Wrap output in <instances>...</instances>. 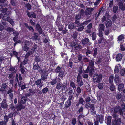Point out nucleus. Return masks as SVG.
<instances>
[{
    "mask_svg": "<svg viewBox=\"0 0 125 125\" xmlns=\"http://www.w3.org/2000/svg\"><path fill=\"white\" fill-rule=\"evenodd\" d=\"M125 104L123 103L121 104V107L117 106L115 108L114 110L111 111V114L114 117L116 118L119 113L120 115H123V114H125Z\"/></svg>",
    "mask_w": 125,
    "mask_h": 125,
    "instance_id": "1",
    "label": "nucleus"
},
{
    "mask_svg": "<svg viewBox=\"0 0 125 125\" xmlns=\"http://www.w3.org/2000/svg\"><path fill=\"white\" fill-rule=\"evenodd\" d=\"M102 75L101 74H98L96 73L94 75L93 78V80L95 82L99 83L100 81L102 78Z\"/></svg>",
    "mask_w": 125,
    "mask_h": 125,
    "instance_id": "2",
    "label": "nucleus"
},
{
    "mask_svg": "<svg viewBox=\"0 0 125 125\" xmlns=\"http://www.w3.org/2000/svg\"><path fill=\"white\" fill-rule=\"evenodd\" d=\"M118 116V115H117V117L116 118L114 117L113 116V118L115 119L114 120L112 121V124L113 125H120L121 123V118H119L117 119Z\"/></svg>",
    "mask_w": 125,
    "mask_h": 125,
    "instance_id": "3",
    "label": "nucleus"
},
{
    "mask_svg": "<svg viewBox=\"0 0 125 125\" xmlns=\"http://www.w3.org/2000/svg\"><path fill=\"white\" fill-rule=\"evenodd\" d=\"M81 42L82 44L83 45L86 44L90 45L91 43H90L89 40L87 38L82 39L81 40Z\"/></svg>",
    "mask_w": 125,
    "mask_h": 125,
    "instance_id": "4",
    "label": "nucleus"
},
{
    "mask_svg": "<svg viewBox=\"0 0 125 125\" xmlns=\"http://www.w3.org/2000/svg\"><path fill=\"white\" fill-rule=\"evenodd\" d=\"M94 10L93 8L87 7L85 11V14L86 16H88L92 13V12Z\"/></svg>",
    "mask_w": 125,
    "mask_h": 125,
    "instance_id": "5",
    "label": "nucleus"
},
{
    "mask_svg": "<svg viewBox=\"0 0 125 125\" xmlns=\"http://www.w3.org/2000/svg\"><path fill=\"white\" fill-rule=\"evenodd\" d=\"M104 116L102 115H98L96 116V120L99 121L101 124H102L104 121Z\"/></svg>",
    "mask_w": 125,
    "mask_h": 125,
    "instance_id": "6",
    "label": "nucleus"
},
{
    "mask_svg": "<svg viewBox=\"0 0 125 125\" xmlns=\"http://www.w3.org/2000/svg\"><path fill=\"white\" fill-rule=\"evenodd\" d=\"M91 20H88L83 22L82 23H79L77 25V27H79L82 26H84V27L85 26L91 22Z\"/></svg>",
    "mask_w": 125,
    "mask_h": 125,
    "instance_id": "7",
    "label": "nucleus"
},
{
    "mask_svg": "<svg viewBox=\"0 0 125 125\" xmlns=\"http://www.w3.org/2000/svg\"><path fill=\"white\" fill-rule=\"evenodd\" d=\"M114 81L116 83V84L117 85H118L119 83L121 82V80L119 78L118 75H115V77Z\"/></svg>",
    "mask_w": 125,
    "mask_h": 125,
    "instance_id": "8",
    "label": "nucleus"
},
{
    "mask_svg": "<svg viewBox=\"0 0 125 125\" xmlns=\"http://www.w3.org/2000/svg\"><path fill=\"white\" fill-rule=\"evenodd\" d=\"M105 27L103 24H100L98 25V30L101 31H104L105 29Z\"/></svg>",
    "mask_w": 125,
    "mask_h": 125,
    "instance_id": "9",
    "label": "nucleus"
},
{
    "mask_svg": "<svg viewBox=\"0 0 125 125\" xmlns=\"http://www.w3.org/2000/svg\"><path fill=\"white\" fill-rule=\"evenodd\" d=\"M36 29L37 30L40 34H42L43 31L41 28L40 25L39 24H37L36 26Z\"/></svg>",
    "mask_w": 125,
    "mask_h": 125,
    "instance_id": "10",
    "label": "nucleus"
},
{
    "mask_svg": "<svg viewBox=\"0 0 125 125\" xmlns=\"http://www.w3.org/2000/svg\"><path fill=\"white\" fill-rule=\"evenodd\" d=\"M10 12L8 11L7 13H6L3 15L2 19L3 20H6L9 17L10 14Z\"/></svg>",
    "mask_w": 125,
    "mask_h": 125,
    "instance_id": "11",
    "label": "nucleus"
},
{
    "mask_svg": "<svg viewBox=\"0 0 125 125\" xmlns=\"http://www.w3.org/2000/svg\"><path fill=\"white\" fill-rule=\"evenodd\" d=\"M78 41V40L77 39V40L72 41L70 43V46L72 47V48H73V47H74L76 45Z\"/></svg>",
    "mask_w": 125,
    "mask_h": 125,
    "instance_id": "12",
    "label": "nucleus"
},
{
    "mask_svg": "<svg viewBox=\"0 0 125 125\" xmlns=\"http://www.w3.org/2000/svg\"><path fill=\"white\" fill-rule=\"evenodd\" d=\"M16 108L17 111H20L21 109H24L25 108V106L21 104H20L17 106H16Z\"/></svg>",
    "mask_w": 125,
    "mask_h": 125,
    "instance_id": "13",
    "label": "nucleus"
},
{
    "mask_svg": "<svg viewBox=\"0 0 125 125\" xmlns=\"http://www.w3.org/2000/svg\"><path fill=\"white\" fill-rule=\"evenodd\" d=\"M24 25L28 29L29 31H31L32 32H34V30L33 28L31 26H29L28 24L27 23H25Z\"/></svg>",
    "mask_w": 125,
    "mask_h": 125,
    "instance_id": "14",
    "label": "nucleus"
},
{
    "mask_svg": "<svg viewBox=\"0 0 125 125\" xmlns=\"http://www.w3.org/2000/svg\"><path fill=\"white\" fill-rule=\"evenodd\" d=\"M27 95H26L25 96H22L21 100V103L22 104H24L27 101Z\"/></svg>",
    "mask_w": 125,
    "mask_h": 125,
    "instance_id": "15",
    "label": "nucleus"
},
{
    "mask_svg": "<svg viewBox=\"0 0 125 125\" xmlns=\"http://www.w3.org/2000/svg\"><path fill=\"white\" fill-rule=\"evenodd\" d=\"M73 90L72 89L71 87H69L66 91V92H67L68 94L69 95H71L73 94Z\"/></svg>",
    "mask_w": 125,
    "mask_h": 125,
    "instance_id": "16",
    "label": "nucleus"
},
{
    "mask_svg": "<svg viewBox=\"0 0 125 125\" xmlns=\"http://www.w3.org/2000/svg\"><path fill=\"white\" fill-rule=\"evenodd\" d=\"M112 24V21L110 20H108L105 23V25L106 28L110 27Z\"/></svg>",
    "mask_w": 125,
    "mask_h": 125,
    "instance_id": "17",
    "label": "nucleus"
},
{
    "mask_svg": "<svg viewBox=\"0 0 125 125\" xmlns=\"http://www.w3.org/2000/svg\"><path fill=\"white\" fill-rule=\"evenodd\" d=\"M124 85L122 83H120L118 85V89L120 91H121L123 90L124 87Z\"/></svg>",
    "mask_w": 125,
    "mask_h": 125,
    "instance_id": "18",
    "label": "nucleus"
},
{
    "mask_svg": "<svg viewBox=\"0 0 125 125\" xmlns=\"http://www.w3.org/2000/svg\"><path fill=\"white\" fill-rule=\"evenodd\" d=\"M76 26L73 23H71L69 24L68 28L71 30L73 29Z\"/></svg>",
    "mask_w": 125,
    "mask_h": 125,
    "instance_id": "19",
    "label": "nucleus"
},
{
    "mask_svg": "<svg viewBox=\"0 0 125 125\" xmlns=\"http://www.w3.org/2000/svg\"><path fill=\"white\" fill-rule=\"evenodd\" d=\"M6 21L10 23L12 26L14 25V23L13 20L9 17L6 19Z\"/></svg>",
    "mask_w": 125,
    "mask_h": 125,
    "instance_id": "20",
    "label": "nucleus"
},
{
    "mask_svg": "<svg viewBox=\"0 0 125 125\" xmlns=\"http://www.w3.org/2000/svg\"><path fill=\"white\" fill-rule=\"evenodd\" d=\"M94 104H92L91 107H90L91 110V112L93 113V114L96 113V112L95 111V108L94 107Z\"/></svg>",
    "mask_w": 125,
    "mask_h": 125,
    "instance_id": "21",
    "label": "nucleus"
},
{
    "mask_svg": "<svg viewBox=\"0 0 125 125\" xmlns=\"http://www.w3.org/2000/svg\"><path fill=\"white\" fill-rule=\"evenodd\" d=\"M109 15L106 14L104 16H103L102 19L101 21L102 23L104 22L106 20L108 19Z\"/></svg>",
    "mask_w": 125,
    "mask_h": 125,
    "instance_id": "22",
    "label": "nucleus"
},
{
    "mask_svg": "<svg viewBox=\"0 0 125 125\" xmlns=\"http://www.w3.org/2000/svg\"><path fill=\"white\" fill-rule=\"evenodd\" d=\"M7 86L5 83L2 84L1 88H0V91H4L5 90V89L6 88Z\"/></svg>",
    "mask_w": 125,
    "mask_h": 125,
    "instance_id": "23",
    "label": "nucleus"
},
{
    "mask_svg": "<svg viewBox=\"0 0 125 125\" xmlns=\"http://www.w3.org/2000/svg\"><path fill=\"white\" fill-rule=\"evenodd\" d=\"M1 107L3 108H6L7 107V105L4 101H3L1 103Z\"/></svg>",
    "mask_w": 125,
    "mask_h": 125,
    "instance_id": "24",
    "label": "nucleus"
},
{
    "mask_svg": "<svg viewBox=\"0 0 125 125\" xmlns=\"http://www.w3.org/2000/svg\"><path fill=\"white\" fill-rule=\"evenodd\" d=\"M122 57V55L121 54H118L116 56V60L117 61H120L121 60Z\"/></svg>",
    "mask_w": 125,
    "mask_h": 125,
    "instance_id": "25",
    "label": "nucleus"
},
{
    "mask_svg": "<svg viewBox=\"0 0 125 125\" xmlns=\"http://www.w3.org/2000/svg\"><path fill=\"white\" fill-rule=\"evenodd\" d=\"M71 104V101L67 100L65 103V107L68 108L70 106Z\"/></svg>",
    "mask_w": 125,
    "mask_h": 125,
    "instance_id": "26",
    "label": "nucleus"
},
{
    "mask_svg": "<svg viewBox=\"0 0 125 125\" xmlns=\"http://www.w3.org/2000/svg\"><path fill=\"white\" fill-rule=\"evenodd\" d=\"M76 91L77 92L76 94V96L77 97L80 94V93L81 92V90L80 87H78L77 88Z\"/></svg>",
    "mask_w": 125,
    "mask_h": 125,
    "instance_id": "27",
    "label": "nucleus"
},
{
    "mask_svg": "<svg viewBox=\"0 0 125 125\" xmlns=\"http://www.w3.org/2000/svg\"><path fill=\"white\" fill-rule=\"evenodd\" d=\"M39 34L38 33H34L33 34V36L32 37V39L35 40H38Z\"/></svg>",
    "mask_w": 125,
    "mask_h": 125,
    "instance_id": "28",
    "label": "nucleus"
},
{
    "mask_svg": "<svg viewBox=\"0 0 125 125\" xmlns=\"http://www.w3.org/2000/svg\"><path fill=\"white\" fill-rule=\"evenodd\" d=\"M97 48H94V52L93 53V56L94 57H95L96 56V55L97 54Z\"/></svg>",
    "mask_w": 125,
    "mask_h": 125,
    "instance_id": "29",
    "label": "nucleus"
},
{
    "mask_svg": "<svg viewBox=\"0 0 125 125\" xmlns=\"http://www.w3.org/2000/svg\"><path fill=\"white\" fill-rule=\"evenodd\" d=\"M6 31L9 33L11 32H13L14 31V29L10 27H8L6 29Z\"/></svg>",
    "mask_w": 125,
    "mask_h": 125,
    "instance_id": "30",
    "label": "nucleus"
},
{
    "mask_svg": "<svg viewBox=\"0 0 125 125\" xmlns=\"http://www.w3.org/2000/svg\"><path fill=\"white\" fill-rule=\"evenodd\" d=\"M70 86L72 87L73 88L74 90H75V88H76L74 82L73 81H71L70 82Z\"/></svg>",
    "mask_w": 125,
    "mask_h": 125,
    "instance_id": "31",
    "label": "nucleus"
},
{
    "mask_svg": "<svg viewBox=\"0 0 125 125\" xmlns=\"http://www.w3.org/2000/svg\"><path fill=\"white\" fill-rule=\"evenodd\" d=\"M10 3L12 6H16V5L17 1L16 0H11Z\"/></svg>",
    "mask_w": 125,
    "mask_h": 125,
    "instance_id": "32",
    "label": "nucleus"
},
{
    "mask_svg": "<svg viewBox=\"0 0 125 125\" xmlns=\"http://www.w3.org/2000/svg\"><path fill=\"white\" fill-rule=\"evenodd\" d=\"M41 78L40 79H41V80H42L46 81V80L47 78V75L45 74L44 75H41Z\"/></svg>",
    "mask_w": 125,
    "mask_h": 125,
    "instance_id": "33",
    "label": "nucleus"
},
{
    "mask_svg": "<svg viewBox=\"0 0 125 125\" xmlns=\"http://www.w3.org/2000/svg\"><path fill=\"white\" fill-rule=\"evenodd\" d=\"M29 90L30 92L29 93L28 95H27L28 96H32L35 93V91H31V89H29ZM35 93H36V92Z\"/></svg>",
    "mask_w": 125,
    "mask_h": 125,
    "instance_id": "34",
    "label": "nucleus"
},
{
    "mask_svg": "<svg viewBox=\"0 0 125 125\" xmlns=\"http://www.w3.org/2000/svg\"><path fill=\"white\" fill-rule=\"evenodd\" d=\"M82 46L81 45H78L74 47L75 50H79L82 48Z\"/></svg>",
    "mask_w": 125,
    "mask_h": 125,
    "instance_id": "35",
    "label": "nucleus"
},
{
    "mask_svg": "<svg viewBox=\"0 0 125 125\" xmlns=\"http://www.w3.org/2000/svg\"><path fill=\"white\" fill-rule=\"evenodd\" d=\"M32 51H29L27 52L25 56V58L27 59L31 54H32Z\"/></svg>",
    "mask_w": 125,
    "mask_h": 125,
    "instance_id": "36",
    "label": "nucleus"
},
{
    "mask_svg": "<svg viewBox=\"0 0 125 125\" xmlns=\"http://www.w3.org/2000/svg\"><path fill=\"white\" fill-rule=\"evenodd\" d=\"M111 117L109 116L108 117L107 119V125H110L111 120Z\"/></svg>",
    "mask_w": 125,
    "mask_h": 125,
    "instance_id": "37",
    "label": "nucleus"
},
{
    "mask_svg": "<svg viewBox=\"0 0 125 125\" xmlns=\"http://www.w3.org/2000/svg\"><path fill=\"white\" fill-rule=\"evenodd\" d=\"M94 69L92 68H90V70H89V75L90 76H92V75L93 73V72H94Z\"/></svg>",
    "mask_w": 125,
    "mask_h": 125,
    "instance_id": "38",
    "label": "nucleus"
},
{
    "mask_svg": "<svg viewBox=\"0 0 125 125\" xmlns=\"http://www.w3.org/2000/svg\"><path fill=\"white\" fill-rule=\"evenodd\" d=\"M57 81L55 79H54L52 80L50 83L52 85H54L56 84L57 83Z\"/></svg>",
    "mask_w": 125,
    "mask_h": 125,
    "instance_id": "39",
    "label": "nucleus"
},
{
    "mask_svg": "<svg viewBox=\"0 0 125 125\" xmlns=\"http://www.w3.org/2000/svg\"><path fill=\"white\" fill-rule=\"evenodd\" d=\"M29 49V47L28 46L24 44L23 46V49L24 51L27 52Z\"/></svg>",
    "mask_w": 125,
    "mask_h": 125,
    "instance_id": "40",
    "label": "nucleus"
},
{
    "mask_svg": "<svg viewBox=\"0 0 125 125\" xmlns=\"http://www.w3.org/2000/svg\"><path fill=\"white\" fill-rule=\"evenodd\" d=\"M62 87V85L60 83H57L56 86V89L58 90H60L61 88Z\"/></svg>",
    "mask_w": 125,
    "mask_h": 125,
    "instance_id": "41",
    "label": "nucleus"
},
{
    "mask_svg": "<svg viewBox=\"0 0 125 125\" xmlns=\"http://www.w3.org/2000/svg\"><path fill=\"white\" fill-rule=\"evenodd\" d=\"M64 75V72L63 71H61L59 73V76L60 77L62 78L63 77Z\"/></svg>",
    "mask_w": 125,
    "mask_h": 125,
    "instance_id": "42",
    "label": "nucleus"
},
{
    "mask_svg": "<svg viewBox=\"0 0 125 125\" xmlns=\"http://www.w3.org/2000/svg\"><path fill=\"white\" fill-rule=\"evenodd\" d=\"M41 83V79H38V80L36 81L35 82V83L36 85H39Z\"/></svg>",
    "mask_w": 125,
    "mask_h": 125,
    "instance_id": "43",
    "label": "nucleus"
},
{
    "mask_svg": "<svg viewBox=\"0 0 125 125\" xmlns=\"http://www.w3.org/2000/svg\"><path fill=\"white\" fill-rule=\"evenodd\" d=\"M89 67L90 68H92L94 66V62L93 61H92V60L89 62Z\"/></svg>",
    "mask_w": 125,
    "mask_h": 125,
    "instance_id": "44",
    "label": "nucleus"
},
{
    "mask_svg": "<svg viewBox=\"0 0 125 125\" xmlns=\"http://www.w3.org/2000/svg\"><path fill=\"white\" fill-rule=\"evenodd\" d=\"M40 68L38 64L34 65L33 67V69L34 70H38Z\"/></svg>",
    "mask_w": 125,
    "mask_h": 125,
    "instance_id": "45",
    "label": "nucleus"
},
{
    "mask_svg": "<svg viewBox=\"0 0 125 125\" xmlns=\"http://www.w3.org/2000/svg\"><path fill=\"white\" fill-rule=\"evenodd\" d=\"M115 88V86L113 84H111L110 86V89L111 91H114Z\"/></svg>",
    "mask_w": 125,
    "mask_h": 125,
    "instance_id": "46",
    "label": "nucleus"
},
{
    "mask_svg": "<svg viewBox=\"0 0 125 125\" xmlns=\"http://www.w3.org/2000/svg\"><path fill=\"white\" fill-rule=\"evenodd\" d=\"M41 60V59L38 56H37L35 58V61L36 62H40Z\"/></svg>",
    "mask_w": 125,
    "mask_h": 125,
    "instance_id": "47",
    "label": "nucleus"
},
{
    "mask_svg": "<svg viewBox=\"0 0 125 125\" xmlns=\"http://www.w3.org/2000/svg\"><path fill=\"white\" fill-rule=\"evenodd\" d=\"M110 33V31L109 29H106L104 31V33L106 35H108Z\"/></svg>",
    "mask_w": 125,
    "mask_h": 125,
    "instance_id": "48",
    "label": "nucleus"
},
{
    "mask_svg": "<svg viewBox=\"0 0 125 125\" xmlns=\"http://www.w3.org/2000/svg\"><path fill=\"white\" fill-rule=\"evenodd\" d=\"M114 77L112 76H110L109 78V82L110 83H112L113 82V81Z\"/></svg>",
    "mask_w": 125,
    "mask_h": 125,
    "instance_id": "49",
    "label": "nucleus"
},
{
    "mask_svg": "<svg viewBox=\"0 0 125 125\" xmlns=\"http://www.w3.org/2000/svg\"><path fill=\"white\" fill-rule=\"evenodd\" d=\"M92 40H95L96 37V34L95 33L93 32L92 35Z\"/></svg>",
    "mask_w": 125,
    "mask_h": 125,
    "instance_id": "50",
    "label": "nucleus"
},
{
    "mask_svg": "<svg viewBox=\"0 0 125 125\" xmlns=\"http://www.w3.org/2000/svg\"><path fill=\"white\" fill-rule=\"evenodd\" d=\"M124 37L123 34H121L118 37V40L119 41H121L122 39H124Z\"/></svg>",
    "mask_w": 125,
    "mask_h": 125,
    "instance_id": "51",
    "label": "nucleus"
},
{
    "mask_svg": "<svg viewBox=\"0 0 125 125\" xmlns=\"http://www.w3.org/2000/svg\"><path fill=\"white\" fill-rule=\"evenodd\" d=\"M120 73L122 76H125V69H122L121 70Z\"/></svg>",
    "mask_w": 125,
    "mask_h": 125,
    "instance_id": "52",
    "label": "nucleus"
},
{
    "mask_svg": "<svg viewBox=\"0 0 125 125\" xmlns=\"http://www.w3.org/2000/svg\"><path fill=\"white\" fill-rule=\"evenodd\" d=\"M92 104H90L89 103H87L85 105V107L87 109H88L90 107Z\"/></svg>",
    "mask_w": 125,
    "mask_h": 125,
    "instance_id": "53",
    "label": "nucleus"
},
{
    "mask_svg": "<svg viewBox=\"0 0 125 125\" xmlns=\"http://www.w3.org/2000/svg\"><path fill=\"white\" fill-rule=\"evenodd\" d=\"M76 118H73L72 119L71 121V123L72 125H74L76 124Z\"/></svg>",
    "mask_w": 125,
    "mask_h": 125,
    "instance_id": "54",
    "label": "nucleus"
},
{
    "mask_svg": "<svg viewBox=\"0 0 125 125\" xmlns=\"http://www.w3.org/2000/svg\"><path fill=\"white\" fill-rule=\"evenodd\" d=\"M78 34L77 32H75L73 34L72 37L74 39H75V40H77L76 39H77V36Z\"/></svg>",
    "mask_w": 125,
    "mask_h": 125,
    "instance_id": "55",
    "label": "nucleus"
},
{
    "mask_svg": "<svg viewBox=\"0 0 125 125\" xmlns=\"http://www.w3.org/2000/svg\"><path fill=\"white\" fill-rule=\"evenodd\" d=\"M92 51H90L89 50V49L88 48L86 52V55L88 56V54H92Z\"/></svg>",
    "mask_w": 125,
    "mask_h": 125,
    "instance_id": "56",
    "label": "nucleus"
},
{
    "mask_svg": "<svg viewBox=\"0 0 125 125\" xmlns=\"http://www.w3.org/2000/svg\"><path fill=\"white\" fill-rule=\"evenodd\" d=\"M99 32L98 34V35L100 37H103V31H98Z\"/></svg>",
    "mask_w": 125,
    "mask_h": 125,
    "instance_id": "57",
    "label": "nucleus"
},
{
    "mask_svg": "<svg viewBox=\"0 0 125 125\" xmlns=\"http://www.w3.org/2000/svg\"><path fill=\"white\" fill-rule=\"evenodd\" d=\"M121 93H118L116 96V98L118 100H119L121 98Z\"/></svg>",
    "mask_w": 125,
    "mask_h": 125,
    "instance_id": "58",
    "label": "nucleus"
},
{
    "mask_svg": "<svg viewBox=\"0 0 125 125\" xmlns=\"http://www.w3.org/2000/svg\"><path fill=\"white\" fill-rule=\"evenodd\" d=\"M80 27L79 28L77 29V31H82L83 30L84 28V26H82Z\"/></svg>",
    "mask_w": 125,
    "mask_h": 125,
    "instance_id": "59",
    "label": "nucleus"
},
{
    "mask_svg": "<svg viewBox=\"0 0 125 125\" xmlns=\"http://www.w3.org/2000/svg\"><path fill=\"white\" fill-rule=\"evenodd\" d=\"M83 67L80 66L79 68V73H82L83 71Z\"/></svg>",
    "mask_w": 125,
    "mask_h": 125,
    "instance_id": "60",
    "label": "nucleus"
},
{
    "mask_svg": "<svg viewBox=\"0 0 125 125\" xmlns=\"http://www.w3.org/2000/svg\"><path fill=\"white\" fill-rule=\"evenodd\" d=\"M37 45L35 44V43H34V46L32 48V49H31V50L34 51L37 48Z\"/></svg>",
    "mask_w": 125,
    "mask_h": 125,
    "instance_id": "61",
    "label": "nucleus"
},
{
    "mask_svg": "<svg viewBox=\"0 0 125 125\" xmlns=\"http://www.w3.org/2000/svg\"><path fill=\"white\" fill-rule=\"evenodd\" d=\"M118 7L116 6H114L113 8V11L115 13H116L118 10Z\"/></svg>",
    "mask_w": 125,
    "mask_h": 125,
    "instance_id": "62",
    "label": "nucleus"
},
{
    "mask_svg": "<svg viewBox=\"0 0 125 125\" xmlns=\"http://www.w3.org/2000/svg\"><path fill=\"white\" fill-rule=\"evenodd\" d=\"M81 17V16L80 14H78L76 15L75 17V19L77 20L80 19Z\"/></svg>",
    "mask_w": 125,
    "mask_h": 125,
    "instance_id": "63",
    "label": "nucleus"
},
{
    "mask_svg": "<svg viewBox=\"0 0 125 125\" xmlns=\"http://www.w3.org/2000/svg\"><path fill=\"white\" fill-rule=\"evenodd\" d=\"M7 123L4 121H2L0 122V125H6Z\"/></svg>",
    "mask_w": 125,
    "mask_h": 125,
    "instance_id": "64",
    "label": "nucleus"
}]
</instances>
